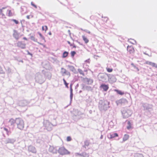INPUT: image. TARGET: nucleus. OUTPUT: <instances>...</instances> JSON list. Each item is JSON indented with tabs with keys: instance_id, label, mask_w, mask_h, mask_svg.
<instances>
[{
	"instance_id": "nucleus-34",
	"label": "nucleus",
	"mask_w": 157,
	"mask_h": 157,
	"mask_svg": "<svg viewBox=\"0 0 157 157\" xmlns=\"http://www.w3.org/2000/svg\"><path fill=\"white\" fill-rule=\"evenodd\" d=\"M63 81L64 82V85H65L66 87L67 88H69V87L68 86V83H67L66 81L65 80V79L64 78H63Z\"/></svg>"
},
{
	"instance_id": "nucleus-7",
	"label": "nucleus",
	"mask_w": 157,
	"mask_h": 157,
	"mask_svg": "<svg viewBox=\"0 0 157 157\" xmlns=\"http://www.w3.org/2000/svg\"><path fill=\"white\" fill-rule=\"evenodd\" d=\"M44 126L48 131H51L52 129L53 126H55L56 125H53L48 121H44Z\"/></svg>"
},
{
	"instance_id": "nucleus-64",
	"label": "nucleus",
	"mask_w": 157,
	"mask_h": 157,
	"mask_svg": "<svg viewBox=\"0 0 157 157\" xmlns=\"http://www.w3.org/2000/svg\"><path fill=\"white\" fill-rule=\"evenodd\" d=\"M16 38V39H17H17H18V38L17 37V38Z\"/></svg>"
},
{
	"instance_id": "nucleus-48",
	"label": "nucleus",
	"mask_w": 157,
	"mask_h": 157,
	"mask_svg": "<svg viewBox=\"0 0 157 157\" xmlns=\"http://www.w3.org/2000/svg\"><path fill=\"white\" fill-rule=\"evenodd\" d=\"M4 73V72L2 69H0V74H3Z\"/></svg>"
},
{
	"instance_id": "nucleus-26",
	"label": "nucleus",
	"mask_w": 157,
	"mask_h": 157,
	"mask_svg": "<svg viewBox=\"0 0 157 157\" xmlns=\"http://www.w3.org/2000/svg\"><path fill=\"white\" fill-rule=\"evenodd\" d=\"M114 91L116 92L118 94L120 95H123L124 94V92L120 90L115 89L114 90Z\"/></svg>"
},
{
	"instance_id": "nucleus-61",
	"label": "nucleus",
	"mask_w": 157,
	"mask_h": 157,
	"mask_svg": "<svg viewBox=\"0 0 157 157\" xmlns=\"http://www.w3.org/2000/svg\"><path fill=\"white\" fill-rule=\"evenodd\" d=\"M68 43L69 44H70V42L69 41H68Z\"/></svg>"
},
{
	"instance_id": "nucleus-4",
	"label": "nucleus",
	"mask_w": 157,
	"mask_h": 157,
	"mask_svg": "<svg viewBox=\"0 0 157 157\" xmlns=\"http://www.w3.org/2000/svg\"><path fill=\"white\" fill-rule=\"evenodd\" d=\"M0 12L3 16L8 15V16L10 17L12 15L11 10L7 7L2 8L0 10Z\"/></svg>"
},
{
	"instance_id": "nucleus-18",
	"label": "nucleus",
	"mask_w": 157,
	"mask_h": 157,
	"mask_svg": "<svg viewBox=\"0 0 157 157\" xmlns=\"http://www.w3.org/2000/svg\"><path fill=\"white\" fill-rule=\"evenodd\" d=\"M48 151L53 154H56L57 152V150L56 148L54 147L53 146H50Z\"/></svg>"
},
{
	"instance_id": "nucleus-24",
	"label": "nucleus",
	"mask_w": 157,
	"mask_h": 157,
	"mask_svg": "<svg viewBox=\"0 0 157 157\" xmlns=\"http://www.w3.org/2000/svg\"><path fill=\"white\" fill-rule=\"evenodd\" d=\"M127 51L130 53H133L134 51V49L133 47L132 46H128L127 48Z\"/></svg>"
},
{
	"instance_id": "nucleus-5",
	"label": "nucleus",
	"mask_w": 157,
	"mask_h": 157,
	"mask_svg": "<svg viewBox=\"0 0 157 157\" xmlns=\"http://www.w3.org/2000/svg\"><path fill=\"white\" fill-rule=\"evenodd\" d=\"M15 124H16L17 128L20 130H22L24 127V122L22 119L20 118H16L15 119Z\"/></svg>"
},
{
	"instance_id": "nucleus-43",
	"label": "nucleus",
	"mask_w": 157,
	"mask_h": 157,
	"mask_svg": "<svg viewBox=\"0 0 157 157\" xmlns=\"http://www.w3.org/2000/svg\"><path fill=\"white\" fill-rule=\"evenodd\" d=\"M72 139L71 136H68L67 137V141H70Z\"/></svg>"
},
{
	"instance_id": "nucleus-28",
	"label": "nucleus",
	"mask_w": 157,
	"mask_h": 157,
	"mask_svg": "<svg viewBox=\"0 0 157 157\" xmlns=\"http://www.w3.org/2000/svg\"><path fill=\"white\" fill-rule=\"evenodd\" d=\"M129 136L128 134H125L124 135L123 138V141H125L127 140L129 138Z\"/></svg>"
},
{
	"instance_id": "nucleus-63",
	"label": "nucleus",
	"mask_w": 157,
	"mask_h": 157,
	"mask_svg": "<svg viewBox=\"0 0 157 157\" xmlns=\"http://www.w3.org/2000/svg\"><path fill=\"white\" fill-rule=\"evenodd\" d=\"M29 54L32 55V54H31L30 53H29Z\"/></svg>"
},
{
	"instance_id": "nucleus-20",
	"label": "nucleus",
	"mask_w": 157,
	"mask_h": 157,
	"mask_svg": "<svg viewBox=\"0 0 157 157\" xmlns=\"http://www.w3.org/2000/svg\"><path fill=\"white\" fill-rule=\"evenodd\" d=\"M100 88L101 89H103L104 91H106L109 89V87L108 85L102 84L100 86Z\"/></svg>"
},
{
	"instance_id": "nucleus-30",
	"label": "nucleus",
	"mask_w": 157,
	"mask_h": 157,
	"mask_svg": "<svg viewBox=\"0 0 157 157\" xmlns=\"http://www.w3.org/2000/svg\"><path fill=\"white\" fill-rule=\"evenodd\" d=\"M132 124L130 123V122L129 121L128 122V126L127 127V129H129L131 128Z\"/></svg>"
},
{
	"instance_id": "nucleus-47",
	"label": "nucleus",
	"mask_w": 157,
	"mask_h": 157,
	"mask_svg": "<svg viewBox=\"0 0 157 157\" xmlns=\"http://www.w3.org/2000/svg\"><path fill=\"white\" fill-rule=\"evenodd\" d=\"M31 5L33 6V7H34L35 8H37V7L32 2H31Z\"/></svg>"
},
{
	"instance_id": "nucleus-11",
	"label": "nucleus",
	"mask_w": 157,
	"mask_h": 157,
	"mask_svg": "<svg viewBox=\"0 0 157 157\" xmlns=\"http://www.w3.org/2000/svg\"><path fill=\"white\" fill-rule=\"evenodd\" d=\"M16 141L15 138H7L6 139L4 142L6 144H13Z\"/></svg>"
},
{
	"instance_id": "nucleus-40",
	"label": "nucleus",
	"mask_w": 157,
	"mask_h": 157,
	"mask_svg": "<svg viewBox=\"0 0 157 157\" xmlns=\"http://www.w3.org/2000/svg\"><path fill=\"white\" fill-rule=\"evenodd\" d=\"M147 51H144V53L146 55H148V53L150 51V49L148 48H146Z\"/></svg>"
},
{
	"instance_id": "nucleus-55",
	"label": "nucleus",
	"mask_w": 157,
	"mask_h": 157,
	"mask_svg": "<svg viewBox=\"0 0 157 157\" xmlns=\"http://www.w3.org/2000/svg\"><path fill=\"white\" fill-rule=\"evenodd\" d=\"M50 35H52V33L51 32H50L49 33H48Z\"/></svg>"
},
{
	"instance_id": "nucleus-60",
	"label": "nucleus",
	"mask_w": 157,
	"mask_h": 157,
	"mask_svg": "<svg viewBox=\"0 0 157 157\" xmlns=\"http://www.w3.org/2000/svg\"><path fill=\"white\" fill-rule=\"evenodd\" d=\"M23 39H25V40H27V39H26V38H25V37H24V38H23Z\"/></svg>"
},
{
	"instance_id": "nucleus-36",
	"label": "nucleus",
	"mask_w": 157,
	"mask_h": 157,
	"mask_svg": "<svg viewBox=\"0 0 157 157\" xmlns=\"http://www.w3.org/2000/svg\"><path fill=\"white\" fill-rule=\"evenodd\" d=\"M48 28L47 26H43L42 27V29L43 31H45V32L48 30Z\"/></svg>"
},
{
	"instance_id": "nucleus-1",
	"label": "nucleus",
	"mask_w": 157,
	"mask_h": 157,
	"mask_svg": "<svg viewBox=\"0 0 157 157\" xmlns=\"http://www.w3.org/2000/svg\"><path fill=\"white\" fill-rule=\"evenodd\" d=\"M109 101L106 100H100L99 102L98 108L100 111H105L110 108Z\"/></svg>"
},
{
	"instance_id": "nucleus-23",
	"label": "nucleus",
	"mask_w": 157,
	"mask_h": 157,
	"mask_svg": "<svg viewBox=\"0 0 157 157\" xmlns=\"http://www.w3.org/2000/svg\"><path fill=\"white\" fill-rule=\"evenodd\" d=\"M28 104V103L26 100H23L20 101L19 105L22 106H24Z\"/></svg>"
},
{
	"instance_id": "nucleus-59",
	"label": "nucleus",
	"mask_w": 157,
	"mask_h": 157,
	"mask_svg": "<svg viewBox=\"0 0 157 157\" xmlns=\"http://www.w3.org/2000/svg\"><path fill=\"white\" fill-rule=\"evenodd\" d=\"M89 112H90V113H91L92 112V111L90 110V111Z\"/></svg>"
},
{
	"instance_id": "nucleus-52",
	"label": "nucleus",
	"mask_w": 157,
	"mask_h": 157,
	"mask_svg": "<svg viewBox=\"0 0 157 157\" xmlns=\"http://www.w3.org/2000/svg\"><path fill=\"white\" fill-rule=\"evenodd\" d=\"M83 31L87 32V33H88L89 34H90V31H86V30H84Z\"/></svg>"
},
{
	"instance_id": "nucleus-9",
	"label": "nucleus",
	"mask_w": 157,
	"mask_h": 157,
	"mask_svg": "<svg viewBox=\"0 0 157 157\" xmlns=\"http://www.w3.org/2000/svg\"><path fill=\"white\" fill-rule=\"evenodd\" d=\"M58 152L61 155H64L70 154V152L66 149L64 147L59 148L58 150Z\"/></svg>"
},
{
	"instance_id": "nucleus-32",
	"label": "nucleus",
	"mask_w": 157,
	"mask_h": 157,
	"mask_svg": "<svg viewBox=\"0 0 157 157\" xmlns=\"http://www.w3.org/2000/svg\"><path fill=\"white\" fill-rule=\"evenodd\" d=\"M110 76L109 79H111L112 81L113 82H115L116 81V78L113 76H110Z\"/></svg>"
},
{
	"instance_id": "nucleus-8",
	"label": "nucleus",
	"mask_w": 157,
	"mask_h": 157,
	"mask_svg": "<svg viewBox=\"0 0 157 157\" xmlns=\"http://www.w3.org/2000/svg\"><path fill=\"white\" fill-rule=\"evenodd\" d=\"M122 114L124 118H127L130 116L132 112L130 110H124L121 111Z\"/></svg>"
},
{
	"instance_id": "nucleus-37",
	"label": "nucleus",
	"mask_w": 157,
	"mask_h": 157,
	"mask_svg": "<svg viewBox=\"0 0 157 157\" xmlns=\"http://www.w3.org/2000/svg\"><path fill=\"white\" fill-rule=\"evenodd\" d=\"M150 64L153 66V67L155 68H157V65H156L155 63L151 62L150 63Z\"/></svg>"
},
{
	"instance_id": "nucleus-44",
	"label": "nucleus",
	"mask_w": 157,
	"mask_h": 157,
	"mask_svg": "<svg viewBox=\"0 0 157 157\" xmlns=\"http://www.w3.org/2000/svg\"><path fill=\"white\" fill-rule=\"evenodd\" d=\"M33 15H27L26 16V17L28 19H29L30 18H32L33 17Z\"/></svg>"
},
{
	"instance_id": "nucleus-14",
	"label": "nucleus",
	"mask_w": 157,
	"mask_h": 157,
	"mask_svg": "<svg viewBox=\"0 0 157 157\" xmlns=\"http://www.w3.org/2000/svg\"><path fill=\"white\" fill-rule=\"evenodd\" d=\"M28 150L29 152L33 153L36 154V148L34 146L31 145L28 147Z\"/></svg>"
},
{
	"instance_id": "nucleus-2",
	"label": "nucleus",
	"mask_w": 157,
	"mask_h": 157,
	"mask_svg": "<svg viewBox=\"0 0 157 157\" xmlns=\"http://www.w3.org/2000/svg\"><path fill=\"white\" fill-rule=\"evenodd\" d=\"M141 108L146 113H150L153 110V105L150 104L146 102H142Z\"/></svg>"
},
{
	"instance_id": "nucleus-16",
	"label": "nucleus",
	"mask_w": 157,
	"mask_h": 157,
	"mask_svg": "<svg viewBox=\"0 0 157 157\" xmlns=\"http://www.w3.org/2000/svg\"><path fill=\"white\" fill-rule=\"evenodd\" d=\"M17 46L22 49H25L26 48V44L22 41H18L17 44Z\"/></svg>"
},
{
	"instance_id": "nucleus-27",
	"label": "nucleus",
	"mask_w": 157,
	"mask_h": 157,
	"mask_svg": "<svg viewBox=\"0 0 157 157\" xmlns=\"http://www.w3.org/2000/svg\"><path fill=\"white\" fill-rule=\"evenodd\" d=\"M82 38H83V40L84 41V42L86 44H87V43H88L89 42V40L85 36H82Z\"/></svg>"
},
{
	"instance_id": "nucleus-38",
	"label": "nucleus",
	"mask_w": 157,
	"mask_h": 157,
	"mask_svg": "<svg viewBox=\"0 0 157 157\" xmlns=\"http://www.w3.org/2000/svg\"><path fill=\"white\" fill-rule=\"evenodd\" d=\"M78 72L80 74L82 75H84V74L83 73V71L82 70V69H78Z\"/></svg>"
},
{
	"instance_id": "nucleus-45",
	"label": "nucleus",
	"mask_w": 157,
	"mask_h": 157,
	"mask_svg": "<svg viewBox=\"0 0 157 157\" xmlns=\"http://www.w3.org/2000/svg\"><path fill=\"white\" fill-rule=\"evenodd\" d=\"M76 54V52H75V51H72L71 52V56H72V57H73L75 55V54Z\"/></svg>"
},
{
	"instance_id": "nucleus-10",
	"label": "nucleus",
	"mask_w": 157,
	"mask_h": 157,
	"mask_svg": "<svg viewBox=\"0 0 157 157\" xmlns=\"http://www.w3.org/2000/svg\"><path fill=\"white\" fill-rule=\"evenodd\" d=\"M49 69H44L42 71V73L45 77L49 79H50L52 77V74Z\"/></svg>"
},
{
	"instance_id": "nucleus-12",
	"label": "nucleus",
	"mask_w": 157,
	"mask_h": 157,
	"mask_svg": "<svg viewBox=\"0 0 157 157\" xmlns=\"http://www.w3.org/2000/svg\"><path fill=\"white\" fill-rule=\"evenodd\" d=\"M15 124V120L11 118L9 121L8 124L9 127L11 128V129H13L14 126V124Z\"/></svg>"
},
{
	"instance_id": "nucleus-22",
	"label": "nucleus",
	"mask_w": 157,
	"mask_h": 157,
	"mask_svg": "<svg viewBox=\"0 0 157 157\" xmlns=\"http://www.w3.org/2000/svg\"><path fill=\"white\" fill-rule=\"evenodd\" d=\"M62 70V71H61V73H62L63 76H64L65 75H68L69 76H70V73L67 71L66 69H64V71L63 70V69Z\"/></svg>"
},
{
	"instance_id": "nucleus-15",
	"label": "nucleus",
	"mask_w": 157,
	"mask_h": 157,
	"mask_svg": "<svg viewBox=\"0 0 157 157\" xmlns=\"http://www.w3.org/2000/svg\"><path fill=\"white\" fill-rule=\"evenodd\" d=\"M83 81L84 82L87 84L88 85H91L93 82V80L90 78H85L83 79Z\"/></svg>"
},
{
	"instance_id": "nucleus-21",
	"label": "nucleus",
	"mask_w": 157,
	"mask_h": 157,
	"mask_svg": "<svg viewBox=\"0 0 157 157\" xmlns=\"http://www.w3.org/2000/svg\"><path fill=\"white\" fill-rule=\"evenodd\" d=\"M72 84H71L70 86V104H71L72 100L73 94V89L72 87Z\"/></svg>"
},
{
	"instance_id": "nucleus-19",
	"label": "nucleus",
	"mask_w": 157,
	"mask_h": 157,
	"mask_svg": "<svg viewBox=\"0 0 157 157\" xmlns=\"http://www.w3.org/2000/svg\"><path fill=\"white\" fill-rule=\"evenodd\" d=\"M107 136L109 139H113L116 137L118 136V134L116 133H111L108 134Z\"/></svg>"
},
{
	"instance_id": "nucleus-31",
	"label": "nucleus",
	"mask_w": 157,
	"mask_h": 157,
	"mask_svg": "<svg viewBox=\"0 0 157 157\" xmlns=\"http://www.w3.org/2000/svg\"><path fill=\"white\" fill-rule=\"evenodd\" d=\"M85 88V90L88 91H91L92 90L91 86H86Z\"/></svg>"
},
{
	"instance_id": "nucleus-62",
	"label": "nucleus",
	"mask_w": 157,
	"mask_h": 157,
	"mask_svg": "<svg viewBox=\"0 0 157 157\" xmlns=\"http://www.w3.org/2000/svg\"><path fill=\"white\" fill-rule=\"evenodd\" d=\"M87 71V70H85L84 71Z\"/></svg>"
},
{
	"instance_id": "nucleus-41",
	"label": "nucleus",
	"mask_w": 157,
	"mask_h": 157,
	"mask_svg": "<svg viewBox=\"0 0 157 157\" xmlns=\"http://www.w3.org/2000/svg\"><path fill=\"white\" fill-rule=\"evenodd\" d=\"M89 154L86 153V152H83V157H89Z\"/></svg>"
},
{
	"instance_id": "nucleus-35",
	"label": "nucleus",
	"mask_w": 157,
	"mask_h": 157,
	"mask_svg": "<svg viewBox=\"0 0 157 157\" xmlns=\"http://www.w3.org/2000/svg\"><path fill=\"white\" fill-rule=\"evenodd\" d=\"M75 155L76 156H78L79 155V156H81L83 157V152H82V153H75Z\"/></svg>"
},
{
	"instance_id": "nucleus-29",
	"label": "nucleus",
	"mask_w": 157,
	"mask_h": 157,
	"mask_svg": "<svg viewBox=\"0 0 157 157\" xmlns=\"http://www.w3.org/2000/svg\"><path fill=\"white\" fill-rule=\"evenodd\" d=\"M134 157H144L143 155L141 154L135 153L134 154Z\"/></svg>"
},
{
	"instance_id": "nucleus-53",
	"label": "nucleus",
	"mask_w": 157,
	"mask_h": 157,
	"mask_svg": "<svg viewBox=\"0 0 157 157\" xmlns=\"http://www.w3.org/2000/svg\"><path fill=\"white\" fill-rule=\"evenodd\" d=\"M103 135H101L100 137V139H103Z\"/></svg>"
},
{
	"instance_id": "nucleus-50",
	"label": "nucleus",
	"mask_w": 157,
	"mask_h": 157,
	"mask_svg": "<svg viewBox=\"0 0 157 157\" xmlns=\"http://www.w3.org/2000/svg\"><path fill=\"white\" fill-rule=\"evenodd\" d=\"M77 117V119H78L79 118V117H78V116H77L76 115H74V116H73V117L74 118H75V117Z\"/></svg>"
},
{
	"instance_id": "nucleus-25",
	"label": "nucleus",
	"mask_w": 157,
	"mask_h": 157,
	"mask_svg": "<svg viewBox=\"0 0 157 157\" xmlns=\"http://www.w3.org/2000/svg\"><path fill=\"white\" fill-rule=\"evenodd\" d=\"M90 144V142L88 140H86L84 142V145H83L82 147H83L85 148L86 149V147H88Z\"/></svg>"
},
{
	"instance_id": "nucleus-51",
	"label": "nucleus",
	"mask_w": 157,
	"mask_h": 157,
	"mask_svg": "<svg viewBox=\"0 0 157 157\" xmlns=\"http://www.w3.org/2000/svg\"><path fill=\"white\" fill-rule=\"evenodd\" d=\"M131 65L134 68H136V67L135 65H134V64L133 63H132Z\"/></svg>"
},
{
	"instance_id": "nucleus-39",
	"label": "nucleus",
	"mask_w": 157,
	"mask_h": 157,
	"mask_svg": "<svg viewBox=\"0 0 157 157\" xmlns=\"http://www.w3.org/2000/svg\"><path fill=\"white\" fill-rule=\"evenodd\" d=\"M128 41L129 42L133 44H134L136 42L134 40L132 39H129L128 40Z\"/></svg>"
},
{
	"instance_id": "nucleus-33",
	"label": "nucleus",
	"mask_w": 157,
	"mask_h": 157,
	"mask_svg": "<svg viewBox=\"0 0 157 157\" xmlns=\"http://www.w3.org/2000/svg\"><path fill=\"white\" fill-rule=\"evenodd\" d=\"M68 54V52L65 51L64 52L63 54V58H65L67 57Z\"/></svg>"
},
{
	"instance_id": "nucleus-13",
	"label": "nucleus",
	"mask_w": 157,
	"mask_h": 157,
	"mask_svg": "<svg viewBox=\"0 0 157 157\" xmlns=\"http://www.w3.org/2000/svg\"><path fill=\"white\" fill-rule=\"evenodd\" d=\"M128 102L126 99L124 98H122L119 100H117L116 101V103L117 105L120 104H122L127 103Z\"/></svg>"
},
{
	"instance_id": "nucleus-54",
	"label": "nucleus",
	"mask_w": 157,
	"mask_h": 157,
	"mask_svg": "<svg viewBox=\"0 0 157 157\" xmlns=\"http://www.w3.org/2000/svg\"><path fill=\"white\" fill-rule=\"evenodd\" d=\"M79 86V85L78 84H77L76 86H75V88L76 89V88L78 87Z\"/></svg>"
},
{
	"instance_id": "nucleus-57",
	"label": "nucleus",
	"mask_w": 157,
	"mask_h": 157,
	"mask_svg": "<svg viewBox=\"0 0 157 157\" xmlns=\"http://www.w3.org/2000/svg\"><path fill=\"white\" fill-rule=\"evenodd\" d=\"M82 92V90H80L79 91V93L80 94Z\"/></svg>"
},
{
	"instance_id": "nucleus-6",
	"label": "nucleus",
	"mask_w": 157,
	"mask_h": 157,
	"mask_svg": "<svg viewBox=\"0 0 157 157\" xmlns=\"http://www.w3.org/2000/svg\"><path fill=\"white\" fill-rule=\"evenodd\" d=\"M36 81L38 83L42 84L45 80L44 77H43L40 73H37L35 75Z\"/></svg>"
},
{
	"instance_id": "nucleus-58",
	"label": "nucleus",
	"mask_w": 157,
	"mask_h": 157,
	"mask_svg": "<svg viewBox=\"0 0 157 157\" xmlns=\"http://www.w3.org/2000/svg\"><path fill=\"white\" fill-rule=\"evenodd\" d=\"M75 69H71V71H74Z\"/></svg>"
},
{
	"instance_id": "nucleus-17",
	"label": "nucleus",
	"mask_w": 157,
	"mask_h": 157,
	"mask_svg": "<svg viewBox=\"0 0 157 157\" xmlns=\"http://www.w3.org/2000/svg\"><path fill=\"white\" fill-rule=\"evenodd\" d=\"M3 129L5 132L6 133L7 135L8 136L11 134L12 131L13 130V129H11V128L9 127L7 128L4 127Z\"/></svg>"
},
{
	"instance_id": "nucleus-49",
	"label": "nucleus",
	"mask_w": 157,
	"mask_h": 157,
	"mask_svg": "<svg viewBox=\"0 0 157 157\" xmlns=\"http://www.w3.org/2000/svg\"><path fill=\"white\" fill-rule=\"evenodd\" d=\"M113 69H107L108 72H111L112 71Z\"/></svg>"
},
{
	"instance_id": "nucleus-42",
	"label": "nucleus",
	"mask_w": 157,
	"mask_h": 157,
	"mask_svg": "<svg viewBox=\"0 0 157 157\" xmlns=\"http://www.w3.org/2000/svg\"><path fill=\"white\" fill-rule=\"evenodd\" d=\"M81 86L82 87V90H86L85 89V87L86 86H85V85L84 84H82L81 85Z\"/></svg>"
},
{
	"instance_id": "nucleus-3",
	"label": "nucleus",
	"mask_w": 157,
	"mask_h": 157,
	"mask_svg": "<svg viewBox=\"0 0 157 157\" xmlns=\"http://www.w3.org/2000/svg\"><path fill=\"white\" fill-rule=\"evenodd\" d=\"M110 74H108L105 73H100L98 75V77L100 80L103 82H107L109 81V78Z\"/></svg>"
},
{
	"instance_id": "nucleus-46",
	"label": "nucleus",
	"mask_w": 157,
	"mask_h": 157,
	"mask_svg": "<svg viewBox=\"0 0 157 157\" xmlns=\"http://www.w3.org/2000/svg\"><path fill=\"white\" fill-rule=\"evenodd\" d=\"M12 21L14 22L16 24H17L19 23V22L18 21L16 20L15 19H12Z\"/></svg>"
},
{
	"instance_id": "nucleus-56",
	"label": "nucleus",
	"mask_w": 157,
	"mask_h": 157,
	"mask_svg": "<svg viewBox=\"0 0 157 157\" xmlns=\"http://www.w3.org/2000/svg\"><path fill=\"white\" fill-rule=\"evenodd\" d=\"M105 18L106 19V21L108 19V18L107 17H105Z\"/></svg>"
}]
</instances>
